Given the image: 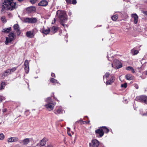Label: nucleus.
Segmentation results:
<instances>
[{"mask_svg":"<svg viewBox=\"0 0 147 147\" xmlns=\"http://www.w3.org/2000/svg\"><path fill=\"white\" fill-rule=\"evenodd\" d=\"M16 3L13 0H2L1 11L2 13L6 10H12L16 8Z\"/></svg>","mask_w":147,"mask_h":147,"instance_id":"f257e3e1","label":"nucleus"},{"mask_svg":"<svg viewBox=\"0 0 147 147\" xmlns=\"http://www.w3.org/2000/svg\"><path fill=\"white\" fill-rule=\"evenodd\" d=\"M57 15L60 20L61 22H63L67 20V16L64 11L58 10L57 12Z\"/></svg>","mask_w":147,"mask_h":147,"instance_id":"f03ea898","label":"nucleus"},{"mask_svg":"<svg viewBox=\"0 0 147 147\" xmlns=\"http://www.w3.org/2000/svg\"><path fill=\"white\" fill-rule=\"evenodd\" d=\"M45 101L47 103L45 105L46 108L49 111L53 110L54 108L55 105L53 102L52 101L51 97H48L47 98Z\"/></svg>","mask_w":147,"mask_h":147,"instance_id":"7ed1b4c3","label":"nucleus"},{"mask_svg":"<svg viewBox=\"0 0 147 147\" xmlns=\"http://www.w3.org/2000/svg\"><path fill=\"white\" fill-rule=\"evenodd\" d=\"M112 66L115 69H117L121 67L122 65V63L118 59L113 57Z\"/></svg>","mask_w":147,"mask_h":147,"instance_id":"20e7f679","label":"nucleus"},{"mask_svg":"<svg viewBox=\"0 0 147 147\" xmlns=\"http://www.w3.org/2000/svg\"><path fill=\"white\" fill-rule=\"evenodd\" d=\"M16 37V34L14 33L13 32H11L9 34L8 37H6L5 44L6 45H7L9 43L11 42L14 40Z\"/></svg>","mask_w":147,"mask_h":147,"instance_id":"39448f33","label":"nucleus"},{"mask_svg":"<svg viewBox=\"0 0 147 147\" xmlns=\"http://www.w3.org/2000/svg\"><path fill=\"white\" fill-rule=\"evenodd\" d=\"M137 100L141 102H143L147 104V96L145 95H142L136 97Z\"/></svg>","mask_w":147,"mask_h":147,"instance_id":"423d86ee","label":"nucleus"},{"mask_svg":"<svg viewBox=\"0 0 147 147\" xmlns=\"http://www.w3.org/2000/svg\"><path fill=\"white\" fill-rule=\"evenodd\" d=\"M24 22L32 24L36 23L37 21V19L35 18H27L24 20Z\"/></svg>","mask_w":147,"mask_h":147,"instance_id":"0eeeda50","label":"nucleus"},{"mask_svg":"<svg viewBox=\"0 0 147 147\" xmlns=\"http://www.w3.org/2000/svg\"><path fill=\"white\" fill-rule=\"evenodd\" d=\"M96 136L99 138L102 137L104 134L102 130L100 127L95 131Z\"/></svg>","mask_w":147,"mask_h":147,"instance_id":"6e6552de","label":"nucleus"},{"mask_svg":"<svg viewBox=\"0 0 147 147\" xmlns=\"http://www.w3.org/2000/svg\"><path fill=\"white\" fill-rule=\"evenodd\" d=\"M14 30L16 32L17 35L18 36L20 35V31L19 25L17 24H14L13 26Z\"/></svg>","mask_w":147,"mask_h":147,"instance_id":"1a4fd4ad","label":"nucleus"},{"mask_svg":"<svg viewBox=\"0 0 147 147\" xmlns=\"http://www.w3.org/2000/svg\"><path fill=\"white\" fill-rule=\"evenodd\" d=\"M91 144L93 147H98L99 145V142L97 140H93L91 141ZM91 144L90 143V145Z\"/></svg>","mask_w":147,"mask_h":147,"instance_id":"9d476101","label":"nucleus"},{"mask_svg":"<svg viewBox=\"0 0 147 147\" xmlns=\"http://www.w3.org/2000/svg\"><path fill=\"white\" fill-rule=\"evenodd\" d=\"M29 64L28 61L27 60H26L24 62V65L25 66L24 69L26 73H28L29 71Z\"/></svg>","mask_w":147,"mask_h":147,"instance_id":"9b49d317","label":"nucleus"},{"mask_svg":"<svg viewBox=\"0 0 147 147\" xmlns=\"http://www.w3.org/2000/svg\"><path fill=\"white\" fill-rule=\"evenodd\" d=\"M36 10V8L34 6H30L26 8V11L28 13H30L35 11Z\"/></svg>","mask_w":147,"mask_h":147,"instance_id":"f8f14e48","label":"nucleus"},{"mask_svg":"<svg viewBox=\"0 0 147 147\" xmlns=\"http://www.w3.org/2000/svg\"><path fill=\"white\" fill-rule=\"evenodd\" d=\"M132 17L134 18V22L135 24L137 23L138 21V17L136 13L132 14H131Z\"/></svg>","mask_w":147,"mask_h":147,"instance_id":"ddd939ff","label":"nucleus"},{"mask_svg":"<svg viewBox=\"0 0 147 147\" xmlns=\"http://www.w3.org/2000/svg\"><path fill=\"white\" fill-rule=\"evenodd\" d=\"M41 32L43 34L47 35L48 34L50 31V30L49 28H48L47 29H45L44 27L40 30Z\"/></svg>","mask_w":147,"mask_h":147,"instance_id":"4468645a","label":"nucleus"},{"mask_svg":"<svg viewBox=\"0 0 147 147\" xmlns=\"http://www.w3.org/2000/svg\"><path fill=\"white\" fill-rule=\"evenodd\" d=\"M26 36L29 38H32L34 37V35L31 31H28L26 33Z\"/></svg>","mask_w":147,"mask_h":147,"instance_id":"2eb2a0df","label":"nucleus"},{"mask_svg":"<svg viewBox=\"0 0 147 147\" xmlns=\"http://www.w3.org/2000/svg\"><path fill=\"white\" fill-rule=\"evenodd\" d=\"M18 140V138L17 137H12L8 139V142H16Z\"/></svg>","mask_w":147,"mask_h":147,"instance_id":"dca6fc26","label":"nucleus"},{"mask_svg":"<svg viewBox=\"0 0 147 147\" xmlns=\"http://www.w3.org/2000/svg\"><path fill=\"white\" fill-rule=\"evenodd\" d=\"M11 74L10 72L9 69L6 70L2 74V77L3 78L8 75Z\"/></svg>","mask_w":147,"mask_h":147,"instance_id":"f3484780","label":"nucleus"},{"mask_svg":"<svg viewBox=\"0 0 147 147\" xmlns=\"http://www.w3.org/2000/svg\"><path fill=\"white\" fill-rule=\"evenodd\" d=\"M125 78L126 80H132L134 79V77L130 74L126 75Z\"/></svg>","mask_w":147,"mask_h":147,"instance_id":"a211bd4d","label":"nucleus"},{"mask_svg":"<svg viewBox=\"0 0 147 147\" xmlns=\"http://www.w3.org/2000/svg\"><path fill=\"white\" fill-rule=\"evenodd\" d=\"M48 4L46 0H42L39 3L38 5L42 6H46Z\"/></svg>","mask_w":147,"mask_h":147,"instance_id":"6ab92c4d","label":"nucleus"},{"mask_svg":"<svg viewBox=\"0 0 147 147\" xmlns=\"http://www.w3.org/2000/svg\"><path fill=\"white\" fill-rule=\"evenodd\" d=\"M11 27H9L8 28L3 29L2 30V32L5 33H8L11 31Z\"/></svg>","mask_w":147,"mask_h":147,"instance_id":"aec40b11","label":"nucleus"},{"mask_svg":"<svg viewBox=\"0 0 147 147\" xmlns=\"http://www.w3.org/2000/svg\"><path fill=\"white\" fill-rule=\"evenodd\" d=\"M126 69L127 71H130L132 73H134L135 72L134 69L131 66H128L126 68Z\"/></svg>","mask_w":147,"mask_h":147,"instance_id":"412c9836","label":"nucleus"},{"mask_svg":"<svg viewBox=\"0 0 147 147\" xmlns=\"http://www.w3.org/2000/svg\"><path fill=\"white\" fill-rule=\"evenodd\" d=\"M103 133L105 132L106 133H108L109 131V129L107 128L106 127L103 126L101 127Z\"/></svg>","mask_w":147,"mask_h":147,"instance_id":"4be33fe9","label":"nucleus"},{"mask_svg":"<svg viewBox=\"0 0 147 147\" xmlns=\"http://www.w3.org/2000/svg\"><path fill=\"white\" fill-rule=\"evenodd\" d=\"M30 140L29 138H26L22 140L23 144L24 145L27 144L29 143Z\"/></svg>","mask_w":147,"mask_h":147,"instance_id":"5701e85b","label":"nucleus"},{"mask_svg":"<svg viewBox=\"0 0 147 147\" xmlns=\"http://www.w3.org/2000/svg\"><path fill=\"white\" fill-rule=\"evenodd\" d=\"M40 145L42 146H44L46 144V142L45 140V138H43L42 140H41L40 142Z\"/></svg>","mask_w":147,"mask_h":147,"instance_id":"b1692460","label":"nucleus"},{"mask_svg":"<svg viewBox=\"0 0 147 147\" xmlns=\"http://www.w3.org/2000/svg\"><path fill=\"white\" fill-rule=\"evenodd\" d=\"M6 85L5 82H2L0 85V90H1L4 89L5 86Z\"/></svg>","mask_w":147,"mask_h":147,"instance_id":"393cba45","label":"nucleus"},{"mask_svg":"<svg viewBox=\"0 0 147 147\" xmlns=\"http://www.w3.org/2000/svg\"><path fill=\"white\" fill-rule=\"evenodd\" d=\"M131 52L132 53H133V55H135L137 54L139 52L137 50H135L134 49H133L131 50Z\"/></svg>","mask_w":147,"mask_h":147,"instance_id":"a878e982","label":"nucleus"},{"mask_svg":"<svg viewBox=\"0 0 147 147\" xmlns=\"http://www.w3.org/2000/svg\"><path fill=\"white\" fill-rule=\"evenodd\" d=\"M112 19L114 21L118 19V15L117 14H115L112 16L111 17Z\"/></svg>","mask_w":147,"mask_h":147,"instance_id":"bb28decb","label":"nucleus"},{"mask_svg":"<svg viewBox=\"0 0 147 147\" xmlns=\"http://www.w3.org/2000/svg\"><path fill=\"white\" fill-rule=\"evenodd\" d=\"M62 111V109L61 108H59L58 109H57L55 112V113L56 114H60Z\"/></svg>","mask_w":147,"mask_h":147,"instance_id":"cd10ccee","label":"nucleus"},{"mask_svg":"<svg viewBox=\"0 0 147 147\" xmlns=\"http://www.w3.org/2000/svg\"><path fill=\"white\" fill-rule=\"evenodd\" d=\"M57 30V29L56 27L54 26L52 27L51 30L53 33L55 32Z\"/></svg>","mask_w":147,"mask_h":147,"instance_id":"c85d7f7f","label":"nucleus"},{"mask_svg":"<svg viewBox=\"0 0 147 147\" xmlns=\"http://www.w3.org/2000/svg\"><path fill=\"white\" fill-rule=\"evenodd\" d=\"M16 67H13L11 69H9L11 74L15 71L16 69Z\"/></svg>","mask_w":147,"mask_h":147,"instance_id":"c756f323","label":"nucleus"},{"mask_svg":"<svg viewBox=\"0 0 147 147\" xmlns=\"http://www.w3.org/2000/svg\"><path fill=\"white\" fill-rule=\"evenodd\" d=\"M31 31L33 33V34L34 35V34L37 32L38 30H37V29H36V28H34Z\"/></svg>","mask_w":147,"mask_h":147,"instance_id":"7c9ffc66","label":"nucleus"},{"mask_svg":"<svg viewBox=\"0 0 147 147\" xmlns=\"http://www.w3.org/2000/svg\"><path fill=\"white\" fill-rule=\"evenodd\" d=\"M1 20L2 21L3 23H5L6 22V18L4 16H2L1 18Z\"/></svg>","mask_w":147,"mask_h":147,"instance_id":"2f4dec72","label":"nucleus"},{"mask_svg":"<svg viewBox=\"0 0 147 147\" xmlns=\"http://www.w3.org/2000/svg\"><path fill=\"white\" fill-rule=\"evenodd\" d=\"M50 81L51 82L53 83L57 82V80L53 78H51L50 79Z\"/></svg>","mask_w":147,"mask_h":147,"instance_id":"473e14b6","label":"nucleus"},{"mask_svg":"<svg viewBox=\"0 0 147 147\" xmlns=\"http://www.w3.org/2000/svg\"><path fill=\"white\" fill-rule=\"evenodd\" d=\"M4 138V136L3 134H0V140H3Z\"/></svg>","mask_w":147,"mask_h":147,"instance_id":"72a5a7b5","label":"nucleus"},{"mask_svg":"<svg viewBox=\"0 0 147 147\" xmlns=\"http://www.w3.org/2000/svg\"><path fill=\"white\" fill-rule=\"evenodd\" d=\"M121 87L122 88L124 87L125 88L127 87V84L126 83H124L123 84H122L121 85Z\"/></svg>","mask_w":147,"mask_h":147,"instance_id":"f704fd0d","label":"nucleus"},{"mask_svg":"<svg viewBox=\"0 0 147 147\" xmlns=\"http://www.w3.org/2000/svg\"><path fill=\"white\" fill-rule=\"evenodd\" d=\"M115 78L114 76H112L111 77V82H113L115 80Z\"/></svg>","mask_w":147,"mask_h":147,"instance_id":"c9c22d12","label":"nucleus"},{"mask_svg":"<svg viewBox=\"0 0 147 147\" xmlns=\"http://www.w3.org/2000/svg\"><path fill=\"white\" fill-rule=\"evenodd\" d=\"M24 114L26 115V116H28L29 114V113L28 110L26 111L25 113Z\"/></svg>","mask_w":147,"mask_h":147,"instance_id":"e433bc0d","label":"nucleus"},{"mask_svg":"<svg viewBox=\"0 0 147 147\" xmlns=\"http://www.w3.org/2000/svg\"><path fill=\"white\" fill-rule=\"evenodd\" d=\"M5 98L1 96H0V102H1L3 100L5 99Z\"/></svg>","mask_w":147,"mask_h":147,"instance_id":"4c0bfd02","label":"nucleus"},{"mask_svg":"<svg viewBox=\"0 0 147 147\" xmlns=\"http://www.w3.org/2000/svg\"><path fill=\"white\" fill-rule=\"evenodd\" d=\"M37 1V0H30V2L32 4L35 3Z\"/></svg>","mask_w":147,"mask_h":147,"instance_id":"58836bf2","label":"nucleus"},{"mask_svg":"<svg viewBox=\"0 0 147 147\" xmlns=\"http://www.w3.org/2000/svg\"><path fill=\"white\" fill-rule=\"evenodd\" d=\"M61 24L64 27H67V25L66 24H64L63 23V22H61Z\"/></svg>","mask_w":147,"mask_h":147,"instance_id":"ea45409f","label":"nucleus"},{"mask_svg":"<svg viewBox=\"0 0 147 147\" xmlns=\"http://www.w3.org/2000/svg\"><path fill=\"white\" fill-rule=\"evenodd\" d=\"M76 0H73L72 1V3L73 4H76Z\"/></svg>","mask_w":147,"mask_h":147,"instance_id":"a19ab883","label":"nucleus"},{"mask_svg":"<svg viewBox=\"0 0 147 147\" xmlns=\"http://www.w3.org/2000/svg\"><path fill=\"white\" fill-rule=\"evenodd\" d=\"M67 3L68 4L71 3V0H65Z\"/></svg>","mask_w":147,"mask_h":147,"instance_id":"79ce46f5","label":"nucleus"},{"mask_svg":"<svg viewBox=\"0 0 147 147\" xmlns=\"http://www.w3.org/2000/svg\"><path fill=\"white\" fill-rule=\"evenodd\" d=\"M107 85H109L110 84V80H109L108 81H107L106 82Z\"/></svg>","mask_w":147,"mask_h":147,"instance_id":"37998d69","label":"nucleus"},{"mask_svg":"<svg viewBox=\"0 0 147 147\" xmlns=\"http://www.w3.org/2000/svg\"><path fill=\"white\" fill-rule=\"evenodd\" d=\"M109 73H107L105 75V77H106L107 78L109 76Z\"/></svg>","mask_w":147,"mask_h":147,"instance_id":"c03bdc74","label":"nucleus"},{"mask_svg":"<svg viewBox=\"0 0 147 147\" xmlns=\"http://www.w3.org/2000/svg\"><path fill=\"white\" fill-rule=\"evenodd\" d=\"M142 12L145 15H147V11H142Z\"/></svg>","mask_w":147,"mask_h":147,"instance_id":"a18cd8bd","label":"nucleus"},{"mask_svg":"<svg viewBox=\"0 0 147 147\" xmlns=\"http://www.w3.org/2000/svg\"><path fill=\"white\" fill-rule=\"evenodd\" d=\"M53 146L52 145L50 144L48 145L47 146V147H53Z\"/></svg>","mask_w":147,"mask_h":147,"instance_id":"49530a36","label":"nucleus"},{"mask_svg":"<svg viewBox=\"0 0 147 147\" xmlns=\"http://www.w3.org/2000/svg\"><path fill=\"white\" fill-rule=\"evenodd\" d=\"M51 76L53 77H55V75L53 73H52L51 74Z\"/></svg>","mask_w":147,"mask_h":147,"instance_id":"de8ad7c7","label":"nucleus"},{"mask_svg":"<svg viewBox=\"0 0 147 147\" xmlns=\"http://www.w3.org/2000/svg\"><path fill=\"white\" fill-rule=\"evenodd\" d=\"M135 86L136 88L137 89H138V85H137V84Z\"/></svg>","mask_w":147,"mask_h":147,"instance_id":"09e8293b","label":"nucleus"},{"mask_svg":"<svg viewBox=\"0 0 147 147\" xmlns=\"http://www.w3.org/2000/svg\"><path fill=\"white\" fill-rule=\"evenodd\" d=\"M6 110H7V109H4L3 110V112H5L6 111Z\"/></svg>","mask_w":147,"mask_h":147,"instance_id":"8fccbe9b","label":"nucleus"},{"mask_svg":"<svg viewBox=\"0 0 147 147\" xmlns=\"http://www.w3.org/2000/svg\"><path fill=\"white\" fill-rule=\"evenodd\" d=\"M145 74L147 75V71H146L145 72Z\"/></svg>","mask_w":147,"mask_h":147,"instance_id":"3c124183","label":"nucleus"},{"mask_svg":"<svg viewBox=\"0 0 147 147\" xmlns=\"http://www.w3.org/2000/svg\"><path fill=\"white\" fill-rule=\"evenodd\" d=\"M67 133L70 136H71V135L70 134H69L68 132Z\"/></svg>","mask_w":147,"mask_h":147,"instance_id":"603ef678","label":"nucleus"},{"mask_svg":"<svg viewBox=\"0 0 147 147\" xmlns=\"http://www.w3.org/2000/svg\"><path fill=\"white\" fill-rule=\"evenodd\" d=\"M20 2H21L23 0H18Z\"/></svg>","mask_w":147,"mask_h":147,"instance_id":"864d4df0","label":"nucleus"},{"mask_svg":"<svg viewBox=\"0 0 147 147\" xmlns=\"http://www.w3.org/2000/svg\"><path fill=\"white\" fill-rule=\"evenodd\" d=\"M71 12H70V13H69V16H71Z\"/></svg>","mask_w":147,"mask_h":147,"instance_id":"5fc2aeb1","label":"nucleus"},{"mask_svg":"<svg viewBox=\"0 0 147 147\" xmlns=\"http://www.w3.org/2000/svg\"><path fill=\"white\" fill-rule=\"evenodd\" d=\"M54 23H55L56 21L55 19V18L54 19Z\"/></svg>","mask_w":147,"mask_h":147,"instance_id":"6e6d98bb","label":"nucleus"},{"mask_svg":"<svg viewBox=\"0 0 147 147\" xmlns=\"http://www.w3.org/2000/svg\"><path fill=\"white\" fill-rule=\"evenodd\" d=\"M89 122H90V121H88V123H89Z\"/></svg>","mask_w":147,"mask_h":147,"instance_id":"4d7b16f0","label":"nucleus"},{"mask_svg":"<svg viewBox=\"0 0 147 147\" xmlns=\"http://www.w3.org/2000/svg\"><path fill=\"white\" fill-rule=\"evenodd\" d=\"M38 144H37L36 145V146H38Z\"/></svg>","mask_w":147,"mask_h":147,"instance_id":"13d9d810","label":"nucleus"},{"mask_svg":"<svg viewBox=\"0 0 147 147\" xmlns=\"http://www.w3.org/2000/svg\"><path fill=\"white\" fill-rule=\"evenodd\" d=\"M78 122V121H76V123H77V122Z\"/></svg>","mask_w":147,"mask_h":147,"instance_id":"bf43d9fd","label":"nucleus"}]
</instances>
